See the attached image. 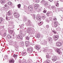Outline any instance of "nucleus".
Listing matches in <instances>:
<instances>
[{
  "instance_id": "49",
  "label": "nucleus",
  "mask_w": 63,
  "mask_h": 63,
  "mask_svg": "<svg viewBox=\"0 0 63 63\" xmlns=\"http://www.w3.org/2000/svg\"><path fill=\"white\" fill-rule=\"evenodd\" d=\"M53 33L54 34H57V32L55 31H53Z\"/></svg>"
},
{
  "instance_id": "61",
  "label": "nucleus",
  "mask_w": 63,
  "mask_h": 63,
  "mask_svg": "<svg viewBox=\"0 0 63 63\" xmlns=\"http://www.w3.org/2000/svg\"><path fill=\"white\" fill-rule=\"evenodd\" d=\"M28 63H31V61L30 60H28Z\"/></svg>"
},
{
  "instance_id": "19",
  "label": "nucleus",
  "mask_w": 63,
  "mask_h": 63,
  "mask_svg": "<svg viewBox=\"0 0 63 63\" xmlns=\"http://www.w3.org/2000/svg\"><path fill=\"white\" fill-rule=\"evenodd\" d=\"M17 38L18 39H21V40H22V37L20 35H18V36L17 37Z\"/></svg>"
},
{
  "instance_id": "5",
  "label": "nucleus",
  "mask_w": 63,
  "mask_h": 63,
  "mask_svg": "<svg viewBox=\"0 0 63 63\" xmlns=\"http://www.w3.org/2000/svg\"><path fill=\"white\" fill-rule=\"evenodd\" d=\"M27 50L28 51V52L29 53H31L32 52L33 49V48L31 47L28 48Z\"/></svg>"
},
{
  "instance_id": "17",
  "label": "nucleus",
  "mask_w": 63,
  "mask_h": 63,
  "mask_svg": "<svg viewBox=\"0 0 63 63\" xmlns=\"http://www.w3.org/2000/svg\"><path fill=\"white\" fill-rule=\"evenodd\" d=\"M39 6V5L38 4H35L34 7V8L36 10V9H38V7Z\"/></svg>"
},
{
  "instance_id": "38",
  "label": "nucleus",
  "mask_w": 63,
  "mask_h": 63,
  "mask_svg": "<svg viewBox=\"0 0 63 63\" xmlns=\"http://www.w3.org/2000/svg\"><path fill=\"white\" fill-rule=\"evenodd\" d=\"M48 40L49 42H52V38H50L48 39Z\"/></svg>"
},
{
  "instance_id": "23",
  "label": "nucleus",
  "mask_w": 63,
  "mask_h": 63,
  "mask_svg": "<svg viewBox=\"0 0 63 63\" xmlns=\"http://www.w3.org/2000/svg\"><path fill=\"white\" fill-rule=\"evenodd\" d=\"M43 22H39L38 23V25L39 26H41L42 25V24H43Z\"/></svg>"
},
{
  "instance_id": "15",
  "label": "nucleus",
  "mask_w": 63,
  "mask_h": 63,
  "mask_svg": "<svg viewBox=\"0 0 63 63\" xmlns=\"http://www.w3.org/2000/svg\"><path fill=\"white\" fill-rule=\"evenodd\" d=\"M26 54H27V53L26 51H23L22 53V56H25Z\"/></svg>"
},
{
  "instance_id": "43",
  "label": "nucleus",
  "mask_w": 63,
  "mask_h": 63,
  "mask_svg": "<svg viewBox=\"0 0 63 63\" xmlns=\"http://www.w3.org/2000/svg\"><path fill=\"white\" fill-rule=\"evenodd\" d=\"M47 12V10L45 8L44 9V10L43 11V12L44 13H46Z\"/></svg>"
},
{
  "instance_id": "60",
  "label": "nucleus",
  "mask_w": 63,
  "mask_h": 63,
  "mask_svg": "<svg viewBox=\"0 0 63 63\" xmlns=\"http://www.w3.org/2000/svg\"><path fill=\"white\" fill-rule=\"evenodd\" d=\"M12 29V28L9 27L8 29V30H10V29Z\"/></svg>"
},
{
  "instance_id": "3",
  "label": "nucleus",
  "mask_w": 63,
  "mask_h": 63,
  "mask_svg": "<svg viewBox=\"0 0 63 63\" xmlns=\"http://www.w3.org/2000/svg\"><path fill=\"white\" fill-rule=\"evenodd\" d=\"M13 15L14 16V17H16V18H18V17H19L20 16V15L18 14V12H14Z\"/></svg>"
},
{
  "instance_id": "24",
  "label": "nucleus",
  "mask_w": 63,
  "mask_h": 63,
  "mask_svg": "<svg viewBox=\"0 0 63 63\" xmlns=\"http://www.w3.org/2000/svg\"><path fill=\"white\" fill-rule=\"evenodd\" d=\"M18 55H17L14 54L13 56L14 57L15 59H16L17 58V57Z\"/></svg>"
},
{
  "instance_id": "48",
  "label": "nucleus",
  "mask_w": 63,
  "mask_h": 63,
  "mask_svg": "<svg viewBox=\"0 0 63 63\" xmlns=\"http://www.w3.org/2000/svg\"><path fill=\"white\" fill-rule=\"evenodd\" d=\"M35 1L36 3H38L40 2V0H35Z\"/></svg>"
},
{
  "instance_id": "39",
  "label": "nucleus",
  "mask_w": 63,
  "mask_h": 63,
  "mask_svg": "<svg viewBox=\"0 0 63 63\" xmlns=\"http://www.w3.org/2000/svg\"><path fill=\"white\" fill-rule=\"evenodd\" d=\"M17 7L18 8H20V7H21V4H19L17 5Z\"/></svg>"
},
{
  "instance_id": "40",
  "label": "nucleus",
  "mask_w": 63,
  "mask_h": 63,
  "mask_svg": "<svg viewBox=\"0 0 63 63\" xmlns=\"http://www.w3.org/2000/svg\"><path fill=\"white\" fill-rule=\"evenodd\" d=\"M13 31L12 30H10L9 32V33H10V34H13Z\"/></svg>"
},
{
  "instance_id": "51",
  "label": "nucleus",
  "mask_w": 63,
  "mask_h": 63,
  "mask_svg": "<svg viewBox=\"0 0 63 63\" xmlns=\"http://www.w3.org/2000/svg\"><path fill=\"white\" fill-rule=\"evenodd\" d=\"M24 20H25V19H27V17H26L25 16H24Z\"/></svg>"
},
{
  "instance_id": "53",
  "label": "nucleus",
  "mask_w": 63,
  "mask_h": 63,
  "mask_svg": "<svg viewBox=\"0 0 63 63\" xmlns=\"http://www.w3.org/2000/svg\"><path fill=\"white\" fill-rule=\"evenodd\" d=\"M46 20L47 22H49V20H48V19H47Z\"/></svg>"
},
{
  "instance_id": "21",
  "label": "nucleus",
  "mask_w": 63,
  "mask_h": 63,
  "mask_svg": "<svg viewBox=\"0 0 63 63\" xmlns=\"http://www.w3.org/2000/svg\"><path fill=\"white\" fill-rule=\"evenodd\" d=\"M8 4L9 5H10L11 6H12V5H13V3H12V2L11 1H9L8 2V4Z\"/></svg>"
},
{
  "instance_id": "35",
  "label": "nucleus",
  "mask_w": 63,
  "mask_h": 63,
  "mask_svg": "<svg viewBox=\"0 0 63 63\" xmlns=\"http://www.w3.org/2000/svg\"><path fill=\"white\" fill-rule=\"evenodd\" d=\"M42 19L43 20H44L46 18V16H43L42 17Z\"/></svg>"
},
{
  "instance_id": "2",
  "label": "nucleus",
  "mask_w": 63,
  "mask_h": 63,
  "mask_svg": "<svg viewBox=\"0 0 63 63\" xmlns=\"http://www.w3.org/2000/svg\"><path fill=\"white\" fill-rule=\"evenodd\" d=\"M41 3L43 5H44L45 7H47L48 6V2H46V1L44 0H42L41 2Z\"/></svg>"
},
{
  "instance_id": "47",
  "label": "nucleus",
  "mask_w": 63,
  "mask_h": 63,
  "mask_svg": "<svg viewBox=\"0 0 63 63\" xmlns=\"http://www.w3.org/2000/svg\"><path fill=\"white\" fill-rule=\"evenodd\" d=\"M23 21L24 22H26L27 21H28V20H27V19H25V20L24 19Z\"/></svg>"
},
{
  "instance_id": "13",
  "label": "nucleus",
  "mask_w": 63,
  "mask_h": 63,
  "mask_svg": "<svg viewBox=\"0 0 63 63\" xmlns=\"http://www.w3.org/2000/svg\"><path fill=\"white\" fill-rule=\"evenodd\" d=\"M59 36L58 35H56V36H55L54 37V40L55 41H56V40H58V37Z\"/></svg>"
},
{
  "instance_id": "30",
  "label": "nucleus",
  "mask_w": 63,
  "mask_h": 63,
  "mask_svg": "<svg viewBox=\"0 0 63 63\" xmlns=\"http://www.w3.org/2000/svg\"><path fill=\"white\" fill-rule=\"evenodd\" d=\"M26 39L28 41H29V39H30V37L29 36H27L26 37Z\"/></svg>"
},
{
  "instance_id": "58",
  "label": "nucleus",
  "mask_w": 63,
  "mask_h": 63,
  "mask_svg": "<svg viewBox=\"0 0 63 63\" xmlns=\"http://www.w3.org/2000/svg\"><path fill=\"white\" fill-rule=\"evenodd\" d=\"M33 18H34V19H35L36 18V16H33Z\"/></svg>"
},
{
  "instance_id": "57",
  "label": "nucleus",
  "mask_w": 63,
  "mask_h": 63,
  "mask_svg": "<svg viewBox=\"0 0 63 63\" xmlns=\"http://www.w3.org/2000/svg\"><path fill=\"white\" fill-rule=\"evenodd\" d=\"M48 48L47 47H45V49H46L47 50H48Z\"/></svg>"
},
{
  "instance_id": "50",
  "label": "nucleus",
  "mask_w": 63,
  "mask_h": 63,
  "mask_svg": "<svg viewBox=\"0 0 63 63\" xmlns=\"http://www.w3.org/2000/svg\"><path fill=\"white\" fill-rule=\"evenodd\" d=\"M9 18H10L11 19H13V17L12 16H11L9 17Z\"/></svg>"
},
{
  "instance_id": "59",
  "label": "nucleus",
  "mask_w": 63,
  "mask_h": 63,
  "mask_svg": "<svg viewBox=\"0 0 63 63\" xmlns=\"http://www.w3.org/2000/svg\"><path fill=\"white\" fill-rule=\"evenodd\" d=\"M38 20H41V18H40V17Z\"/></svg>"
},
{
  "instance_id": "56",
  "label": "nucleus",
  "mask_w": 63,
  "mask_h": 63,
  "mask_svg": "<svg viewBox=\"0 0 63 63\" xmlns=\"http://www.w3.org/2000/svg\"><path fill=\"white\" fill-rule=\"evenodd\" d=\"M53 19L54 20H56V18H53Z\"/></svg>"
},
{
  "instance_id": "29",
  "label": "nucleus",
  "mask_w": 63,
  "mask_h": 63,
  "mask_svg": "<svg viewBox=\"0 0 63 63\" xmlns=\"http://www.w3.org/2000/svg\"><path fill=\"white\" fill-rule=\"evenodd\" d=\"M40 17V14H38L36 16V19H38Z\"/></svg>"
},
{
  "instance_id": "25",
  "label": "nucleus",
  "mask_w": 63,
  "mask_h": 63,
  "mask_svg": "<svg viewBox=\"0 0 63 63\" xmlns=\"http://www.w3.org/2000/svg\"><path fill=\"white\" fill-rule=\"evenodd\" d=\"M40 34H39L37 33L36 34V37L37 38H40Z\"/></svg>"
},
{
  "instance_id": "7",
  "label": "nucleus",
  "mask_w": 63,
  "mask_h": 63,
  "mask_svg": "<svg viewBox=\"0 0 63 63\" xmlns=\"http://www.w3.org/2000/svg\"><path fill=\"white\" fill-rule=\"evenodd\" d=\"M56 52H57V53H58L60 55H61L62 53L60 52V49L57 48L56 49Z\"/></svg>"
},
{
  "instance_id": "28",
  "label": "nucleus",
  "mask_w": 63,
  "mask_h": 63,
  "mask_svg": "<svg viewBox=\"0 0 63 63\" xmlns=\"http://www.w3.org/2000/svg\"><path fill=\"white\" fill-rule=\"evenodd\" d=\"M7 38H9V39H11L12 38V36L11 35H8L7 36Z\"/></svg>"
},
{
  "instance_id": "16",
  "label": "nucleus",
  "mask_w": 63,
  "mask_h": 63,
  "mask_svg": "<svg viewBox=\"0 0 63 63\" xmlns=\"http://www.w3.org/2000/svg\"><path fill=\"white\" fill-rule=\"evenodd\" d=\"M34 47L36 49H37L38 50H39L40 49V47L38 45H36Z\"/></svg>"
},
{
  "instance_id": "26",
  "label": "nucleus",
  "mask_w": 63,
  "mask_h": 63,
  "mask_svg": "<svg viewBox=\"0 0 63 63\" xmlns=\"http://www.w3.org/2000/svg\"><path fill=\"white\" fill-rule=\"evenodd\" d=\"M3 20H4V19H3V18L2 17H0V23H1L3 21Z\"/></svg>"
},
{
  "instance_id": "1",
  "label": "nucleus",
  "mask_w": 63,
  "mask_h": 63,
  "mask_svg": "<svg viewBox=\"0 0 63 63\" xmlns=\"http://www.w3.org/2000/svg\"><path fill=\"white\" fill-rule=\"evenodd\" d=\"M17 42H11L9 43V45L11 46H13L14 47H15L16 49L15 50L17 52H18L19 50H18V47L17 45Z\"/></svg>"
},
{
  "instance_id": "27",
  "label": "nucleus",
  "mask_w": 63,
  "mask_h": 63,
  "mask_svg": "<svg viewBox=\"0 0 63 63\" xmlns=\"http://www.w3.org/2000/svg\"><path fill=\"white\" fill-rule=\"evenodd\" d=\"M49 60L47 59L46 61L44 62V63H49Z\"/></svg>"
},
{
  "instance_id": "33",
  "label": "nucleus",
  "mask_w": 63,
  "mask_h": 63,
  "mask_svg": "<svg viewBox=\"0 0 63 63\" xmlns=\"http://www.w3.org/2000/svg\"><path fill=\"white\" fill-rule=\"evenodd\" d=\"M6 20H9L10 19V18H9V17H8L7 16H6Z\"/></svg>"
},
{
  "instance_id": "37",
  "label": "nucleus",
  "mask_w": 63,
  "mask_h": 63,
  "mask_svg": "<svg viewBox=\"0 0 63 63\" xmlns=\"http://www.w3.org/2000/svg\"><path fill=\"white\" fill-rule=\"evenodd\" d=\"M50 12L49 11H48L47 13V16H49V14H50Z\"/></svg>"
},
{
  "instance_id": "31",
  "label": "nucleus",
  "mask_w": 63,
  "mask_h": 63,
  "mask_svg": "<svg viewBox=\"0 0 63 63\" xmlns=\"http://www.w3.org/2000/svg\"><path fill=\"white\" fill-rule=\"evenodd\" d=\"M8 14L9 16H11L12 14L11 12L10 11H8Z\"/></svg>"
},
{
  "instance_id": "63",
  "label": "nucleus",
  "mask_w": 63,
  "mask_h": 63,
  "mask_svg": "<svg viewBox=\"0 0 63 63\" xmlns=\"http://www.w3.org/2000/svg\"><path fill=\"white\" fill-rule=\"evenodd\" d=\"M52 9H55V7L54 6H53L52 7Z\"/></svg>"
},
{
  "instance_id": "62",
  "label": "nucleus",
  "mask_w": 63,
  "mask_h": 63,
  "mask_svg": "<svg viewBox=\"0 0 63 63\" xmlns=\"http://www.w3.org/2000/svg\"><path fill=\"white\" fill-rule=\"evenodd\" d=\"M32 17L33 16H36V15H35V14H32Z\"/></svg>"
},
{
  "instance_id": "34",
  "label": "nucleus",
  "mask_w": 63,
  "mask_h": 63,
  "mask_svg": "<svg viewBox=\"0 0 63 63\" xmlns=\"http://www.w3.org/2000/svg\"><path fill=\"white\" fill-rule=\"evenodd\" d=\"M34 31H35V30L34 28H31V32Z\"/></svg>"
},
{
  "instance_id": "14",
  "label": "nucleus",
  "mask_w": 63,
  "mask_h": 63,
  "mask_svg": "<svg viewBox=\"0 0 63 63\" xmlns=\"http://www.w3.org/2000/svg\"><path fill=\"white\" fill-rule=\"evenodd\" d=\"M54 24V26L55 27H56L58 25L57 24V23H56V21H55L54 22V23H52V24Z\"/></svg>"
},
{
  "instance_id": "36",
  "label": "nucleus",
  "mask_w": 63,
  "mask_h": 63,
  "mask_svg": "<svg viewBox=\"0 0 63 63\" xmlns=\"http://www.w3.org/2000/svg\"><path fill=\"white\" fill-rule=\"evenodd\" d=\"M22 63H26V60L25 59H23Z\"/></svg>"
},
{
  "instance_id": "9",
  "label": "nucleus",
  "mask_w": 63,
  "mask_h": 63,
  "mask_svg": "<svg viewBox=\"0 0 63 63\" xmlns=\"http://www.w3.org/2000/svg\"><path fill=\"white\" fill-rule=\"evenodd\" d=\"M9 63H14L15 62V61L14 59H10L9 60Z\"/></svg>"
},
{
  "instance_id": "46",
  "label": "nucleus",
  "mask_w": 63,
  "mask_h": 63,
  "mask_svg": "<svg viewBox=\"0 0 63 63\" xmlns=\"http://www.w3.org/2000/svg\"><path fill=\"white\" fill-rule=\"evenodd\" d=\"M46 27L47 28H49V25H47L46 26Z\"/></svg>"
},
{
  "instance_id": "10",
  "label": "nucleus",
  "mask_w": 63,
  "mask_h": 63,
  "mask_svg": "<svg viewBox=\"0 0 63 63\" xmlns=\"http://www.w3.org/2000/svg\"><path fill=\"white\" fill-rule=\"evenodd\" d=\"M9 63H14L15 62V61L14 59H10L9 60Z\"/></svg>"
},
{
  "instance_id": "52",
  "label": "nucleus",
  "mask_w": 63,
  "mask_h": 63,
  "mask_svg": "<svg viewBox=\"0 0 63 63\" xmlns=\"http://www.w3.org/2000/svg\"><path fill=\"white\" fill-rule=\"evenodd\" d=\"M49 51L50 52H51L52 51V50L51 49H50L49 50Z\"/></svg>"
},
{
  "instance_id": "54",
  "label": "nucleus",
  "mask_w": 63,
  "mask_h": 63,
  "mask_svg": "<svg viewBox=\"0 0 63 63\" xmlns=\"http://www.w3.org/2000/svg\"><path fill=\"white\" fill-rule=\"evenodd\" d=\"M49 19H50V20H51V21H52V19H53V18H49Z\"/></svg>"
},
{
  "instance_id": "64",
  "label": "nucleus",
  "mask_w": 63,
  "mask_h": 63,
  "mask_svg": "<svg viewBox=\"0 0 63 63\" xmlns=\"http://www.w3.org/2000/svg\"><path fill=\"white\" fill-rule=\"evenodd\" d=\"M22 31L21 30H20V33H21V32Z\"/></svg>"
},
{
  "instance_id": "44",
  "label": "nucleus",
  "mask_w": 63,
  "mask_h": 63,
  "mask_svg": "<svg viewBox=\"0 0 63 63\" xmlns=\"http://www.w3.org/2000/svg\"><path fill=\"white\" fill-rule=\"evenodd\" d=\"M43 51H44V52H47V50L44 49L43 50Z\"/></svg>"
},
{
  "instance_id": "32",
  "label": "nucleus",
  "mask_w": 63,
  "mask_h": 63,
  "mask_svg": "<svg viewBox=\"0 0 63 63\" xmlns=\"http://www.w3.org/2000/svg\"><path fill=\"white\" fill-rule=\"evenodd\" d=\"M24 44H25L23 42H21L20 43V45L21 46H24Z\"/></svg>"
},
{
  "instance_id": "6",
  "label": "nucleus",
  "mask_w": 63,
  "mask_h": 63,
  "mask_svg": "<svg viewBox=\"0 0 63 63\" xmlns=\"http://www.w3.org/2000/svg\"><path fill=\"white\" fill-rule=\"evenodd\" d=\"M33 6H29L28 7V10L30 12H31L33 11Z\"/></svg>"
},
{
  "instance_id": "41",
  "label": "nucleus",
  "mask_w": 63,
  "mask_h": 63,
  "mask_svg": "<svg viewBox=\"0 0 63 63\" xmlns=\"http://www.w3.org/2000/svg\"><path fill=\"white\" fill-rule=\"evenodd\" d=\"M52 58H54V59H57V57L55 56H53L52 57Z\"/></svg>"
},
{
  "instance_id": "55",
  "label": "nucleus",
  "mask_w": 63,
  "mask_h": 63,
  "mask_svg": "<svg viewBox=\"0 0 63 63\" xmlns=\"http://www.w3.org/2000/svg\"><path fill=\"white\" fill-rule=\"evenodd\" d=\"M4 36H6V32H5L4 34Z\"/></svg>"
},
{
  "instance_id": "12",
  "label": "nucleus",
  "mask_w": 63,
  "mask_h": 63,
  "mask_svg": "<svg viewBox=\"0 0 63 63\" xmlns=\"http://www.w3.org/2000/svg\"><path fill=\"white\" fill-rule=\"evenodd\" d=\"M9 8V6L8 5H7V3L6 4H5L4 5V7H3L4 9H5V10H6L7 9H8Z\"/></svg>"
},
{
  "instance_id": "11",
  "label": "nucleus",
  "mask_w": 63,
  "mask_h": 63,
  "mask_svg": "<svg viewBox=\"0 0 63 63\" xmlns=\"http://www.w3.org/2000/svg\"><path fill=\"white\" fill-rule=\"evenodd\" d=\"M56 45L58 47H60L62 45V43L61 42H57L56 44Z\"/></svg>"
},
{
  "instance_id": "20",
  "label": "nucleus",
  "mask_w": 63,
  "mask_h": 63,
  "mask_svg": "<svg viewBox=\"0 0 63 63\" xmlns=\"http://www.w3.org/2000/svg\"><path fill=\"white\" fill-rule=\"evenodd\" d=\"M31 31V28H28L27 29V32H29Z\"/></svg>"
},
{
  "instance_id": "4",
  "label": "nucleus",
  "mask_w": 63,
  "mask_h": 63,
  "mask_svg": "<svg viewBox=\"0 0 63 63\" xmlns=\"http://www.w3.org/2000/svg\"><path fill=\"white\" fill-rule=\"evenodd\" d=\"M26 25L27 26H31V24H30V20H29L27 22H26Z\"/></svg>"
},
{
  "instance_id": "22",
  "label": "nucleus",
  "mask_w": 63,
  "mask_h": 63,
  "mask_svg": "<svg viewBox=\"0 0 63 63\" xmlns=\"http://www.w3.org/2000/svg\"><path fill=\"white\" fill-rule=\"evenodd\" d=\"M5 2H6V0H1V3L2 4H3V3H5Z\"/></svg>"
},
{
  "instance_id": "42",
  "label": "nucleus",
  "mask_w": 63,
  "mask_h": 63,
  "mask_svg": "<svg viewBox=\"0 0 63 63\" xmlns=\"http://www.w3.org/2000/svg\"><path fill=\"white\" fill-rule=\"evenodd\" d=\"M52 60L53 61H55L57 60V59H54L52 58Z\"/></svg>"
},
{
  "instance_id": "45",
  "label": "nucleus",
  "mask_w": 63,
  "mask_h": 63,
  "mask_svg": "<svg viewBox=\"0 0 63 63\" xmlns=\"http://www.w3.org/2000/svg\"><path fill=\"white\" fill-rule=\"evenodd\" d=\"M46 58H50V57L48 55H47V56H46Z\"/></svg>"
},
{
  "instance_id": "18",
  "label": "nucleus",
  "mask_w": 63,
  "mask_h": 63,
  "mask_svg": "<svg viewBox=\"0 0 63 63\" xmlns=\"http://www.w3.org/2000/svg\"><path fill=\"white\" fill-rule=\"evenodd\" d=\"M25 44L26 47H28L29 45V41H26L25 42Z\"/></svg>"
},
{
  "instance_id": "8",
  "label": "nucleus",
  "mask_w": 63,
  "mask_h": 63,
  "mask_svg": "<svg viewBox=\"0 0 63 63\" xmlns=\"http://www.w3.org/2000/svg\"><path fill=\"white\" fill-rule=\"evenodd\" d=\"M41 45H47V41L46 40H44V42H41Z\"/></svg>"
}]
</instances>
